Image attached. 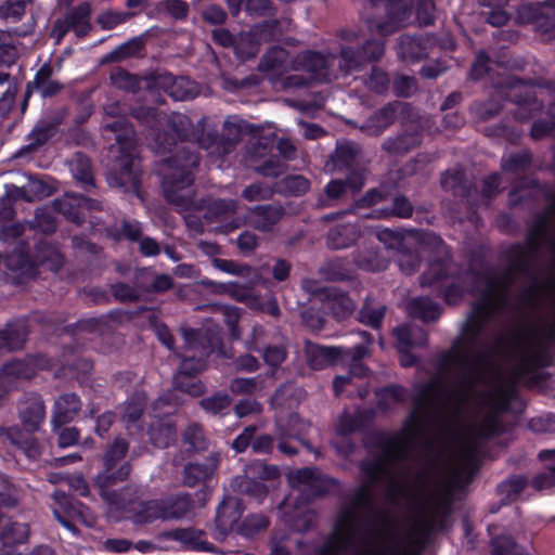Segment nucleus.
<instances>
[{
    "instance_id": "4c0bfd02",
    "label": "nucleus",
    "mask_w": 555,
    "mask_h": 555,
    "mask_svg": "<svg viewBox=\"0 0 555 555\" xmlns=\"http://www.w3.org/2000/svg\"><path fill=\"white\" fill-rule=\"evenodd\" d=\"M322 276L330 282H345L354 278V270L347 258H333L320 270Z\"/></svg>"
},
{
    "instance_id": "774afa93",
    "label": "nucleus",
    "mask_w": 555,
    "mask_h": 555,
    "mask_svg": "<svg viewBox=\"0 0 555 555\" xmlns=\"http://www.w3.org/2000/svg\"><path fill=\"white\" fill-rule=\"evenodd\" d=\"M287 165L276 155H271L255 168V171L266 178H279L285 173Z\"/></svg>"
},
{
    "instance_id": "8fccbe9b",
    "label": "nucleus",
    "mask_w": 555,
    "mask_h": 555,
    "mask_svg": "<svg viewBox=\"0 0 555 555\" xmlns=\"http://www.w3.org/2000/svg\"><path fill=\"white\" fill-rule=\"evenodd\" d=\"M245 506L241 499L233 495H224L216 509L214 520H241Z\"/></svg>"
},
{
    "instance_id": "603ef678",
    "label": "nucleus",
    "mask_w": 555,
    "mask_h": 555,
    "mask_svg": "<svg viewBox=\"0 0 555 555\" xmlns=\"http://www.w3.org/2000/svg\"><path fill=\"white\" fill-rule=\"evenodd\" d=\"M260 43L253 29L242 33L236 40L235 53L243 61L254 59L259 53Z\"/></svg>"
},
{
    "instance_id": "cd10ccee",
    "label": "nucleus",
    "mask_w": 555,
    "mask_h": 555,
    "mask_svg": "<svg viewBox=\"0 0 555 555\" xmlns=\"http://www.w3.org/2000/svg\"><path fill=\"white\" fill-rule=\"evenodd\" d=\"M360 228L354 223H344L332 227L326 235V246L330 249H345L357 243Z\"/></svg>"
},
{
    "instance_id": "a878e982",
    "label": "nucleus",
    "mask_w": 555,
    "mask_h": 555,
    "mask_svg": "<svg viewBox=\"0 0 555 555\" xmlns=\"http://www.w3.org/2000/svg\"><path fill=\"white\" fill-rule=\"evenodd\" d=\"M35 433L36 431L23 429L18 426H13L8 429V438L11 443L33 461L38 460L42 452V446L38 438L34 436Z\"/></svg>"
},
{
    "instance_id": "6e6d98bb",
    "label": "nucleus",
    "mask_w": 555,
    "mask_h": 555,
    "mask_svg": "<svg viewBox=\"0 0 555 555\" xmlns=\"http://www.w3.org/2000/svg\"><path fill=\"white\" fill-rule=\"evenodd\" d=\"M247 477H253L260 481H274L281 476L280 468L276 465L267 464L263 461H253L245 467Z\"/></svg>"
},
{
    "instance_id": "f704fd0d",
    "label": "nucleus",
    "mask_w": 555,
    "mask_h": 555,
    "mask_svg": "<svg viewBox=\"0 0 555 555\" xmlns=\"http://www.w3.org/2000/svg\"><path fill=\"white\" fill-rule=\"evenodd\" d=\"M294 68L304 70L317 76H324L327 70V60L319 51H301L294 59Z\"/></svg>"
},
{
    "instance_id": "c03bdc74",
    "label": "nucleus",
    "mask_w": 555,
    "mask_h": 555,
    "mask_svg": "<svg viewBox=\"0 0 555 555\" xmlns=\"http://www.w3.org/2000/svg\"><path fill=\"white\" fill-rule=\"evenodd\" d=\"M233 398L227 391H217L209 397L199 400V408L209 415L224 416L229 414V409Z\"/></svg>"
},
{
    "instance_id": "ddd939ff",
    "label": "nucleus",
    "mask_w": 555,
    "mask_h": 555,
    "mask_svg": "<svg viewBox=\"0 0 555 555\" xmlns=\"http://www.w3.org/2000/svg\"><path fill=\"white\" fill-rule=\"evenodd\" d=\"M476 280H483L486 287L481 293L483 299L494 301L504 306L513 284V278L508 272L496 273L492 269H488L485 273L472 271Z\"/></svg>"
},
{
    "instance_id": "69168bd1",
    "label": "nucleus",
    "mask_w": 555,
    "mask_h": 555,
    "mask_svg": "<svg viewBox=\"0 0 555 555\" xmlns=\"http://www.w3.org/2000/svg\"><path fill=\"white\" fill-rule=\"evenodd\" d=\"M375 446L383 452L387 460H397L401 457V448L399 438L393 435L378 434Z\"/></svg>"
},
{
    "instance_id": "9d476101",
    "label": "nucleus",
    "mask_w": 555,
    "mask_h": 555,
    "mask_svg": "<svg viewBox=\"0 0 555 555\" xmlns=\"http://www.w3.org/2000/svg\"><path fill=\"white\" fill-rule=\"evenodd\" d=\"M289 478L292 482L305 486L311 499L324 498L340 487L338 479L322 473L315 466L297 468Z\"/></svg>"
},
{
    "instance_id": "f8f14e48",
    "label": "nucleus",
    "mask_w": 555,
    "mask_h": 555,
    "mask_svg": "<svg viewBox=\"0 0 555 555\" xmlns=\"http://www.w3.org/2000/svg\"><path fill=\"white\" fill-rule=\"evenodd\" d=\"M220 463V455L216 452L209 453L203 460L188 462L182 472V482L185 487L195 488L206 486L215 476Z\"/></svg>"
},
{
    "instance_id": "bf43d9fd",
    "label": "nucleus",
    "mask_w": 555,
    "mask_h": 555,
    "mask_svg": "<svg viewBox=\"0 0 555 555\" xmlns=\"http://www.w3.org/2000/svg\"><path fill=\"white\" fill-rule=\"evenodd\" d=\"M105 324L104 318H87L63 327V333L76 337L79 333L99 334Z\"/></svg>"
},
{
    "instance_id": "20e7f679",
    "label": "nucleus",
    "mask_w": 555,
    "mask_h": 555,
    "mask_svg": "<svg viewBox=\"0 0 555 555\" xmlns=\"http://www.w3.org/2000/svg\"><path fill=\"white\" fill-rule=\"evenodd\" d=\"M103 128L115 134V144L109 146V153L114 155L107 173L109 184L140 196L142 170L135 166L133 126L126 117H119L106 122Z\"/></svg>"
},
{
    "instance_id": "473e14b6",
    "label": "nucleus",
    "mask_w": 555,
    "mask_h": 555,
    "mask_svg": "<svg viewBox=\"0 0 555 555\" xmlns=\"http://www.w3.org/2000/svg\"><path fill=\"white\" fill-rule=\"evenodd\" d=\"M0 372L13 384L22 379H31L37 374V366L31 359H12L5 361Z\"/></svg>"
},
{
    "instance_id": "13d9d810",
    "label": "nucleus",
    "mask_w": 555,
    "mask_h": 555,
    "mask_svg": "<svg viewBox=\"0 0 555 555\" xmlns=\"http://www.w3.org/2000/svg\"><path fill=\"white\" fill-rule=\"evenodd\" d=\"M182 337L184 341L183 352H197L206 348H212L206 334L199 328L184 327L182 328Z\"/></svg>"
},
{
    "instance_id": "f03ea898",
    "label": "nucleus",
    "mask_w": 555,
    "mask_h": 555,
    "mask_svg": "<svg viewBox=\"0 0 555 555\" xmlns=\"http://www.w3.org/2000/svg\"><path fill=\"white\" fill-rule=\"evenodd\" d=\"M486 326L485 322L468 317L462 327V337L454 340L451 348L438 357L437 363L440 370L456 365L467 372L462 376L463 386L472 387L475 384L476 376L485 372L489 359L496 354L499 347L506 341L505 337L501 336L488 351L478 350L482 345L481 335Z\"/></svg>"
},
{
    "instance_id": "ea45409f",
    "label": "nucleus",
    "mask_w": 555,
    "mask_h": 555,
    "mask_svg": "<svg viewBox=\"0 0 555 555\" xmlns=\"http://www.w3.org/2000/svg\"><path fill=\"white\" fill-rule=\"evenodd\" d=\"M482 133L493 141H505L509 144L518 143L522 135V131L509 120H501L496 124L485 126Z\"/></svg>"
},
{
    "instance_id": "0eeeda50",
    "label": "nucleus",
    "mask_w": 555,
    "mask_h": 555,
    "mask_svg": "<svg viewBox=\"0 0 555 555\" xmlns=\"http://www.w3.org/2000/svg\"><path fill=\"white\" fill-rule=\"evenodd\" d=\"M384 53V39H367L359 48L343 46L339 52L340 67L347 73L359 72L366 63L378 62Z\"/></svg>"
},
{
    "instance_id": "393cba45",
    "label": "nucleus",
    "mask_w": 555,
    "mask_h": 555,
    "mask_svg": "<svg viewBox=\"0 0 555 555\" xmlns=\"http://www.w3.org/2000/svg\"><path fill=\"white\" fill-rule=\"evenodd\" d=\"M413 212L414 206L411 201L403 194H397L391 199L390 206L377 207L364 216L377 220H388L391 218L409 219L413 216Z\"/></svg>"
},
{
    "instance_id": "a211bd4d",
    "label": "nucleus",
    "mask_w": 555,
    "mask_h": 555,
    "mask_svg": "<svg viewBox=\"0 0 555 555\" xmlns=\"http://www.w3.org/2000/svg\"><path fill=\"white\" fill-rule=\"evenodd\" d=\"M82 402L75 392L61 395L52 409L51 426L55 429L72 423L81 411Z\"/></svg>"
},
{
    "instance_id": "052dcab7",
    "label": "nucleus",
    "mask_w": 555,
    "mask_h": 555,
    "mask_svg": "<svg viewBox=\"0 0 555 555\" xmlns=\"http://www.w3.org/2000/svg\"><path fill=\"white\" fill-rule=\"evenodd\" d=\"M391 196L389 186L380 184L377 188L369 189L354 203L356 208H373L380 203L388 201Z\"/></svg>"
},
{
    "instance_id": "79ce46f5",
    "label": "nucleus",
    "mask_w": 555,
    "mask_h": 555,
    "mask_svg": "<svg viewBox=\"0 0 555 555\" xmlns=\"http://www.w3.org/2000/svg\"><path fill=\"white\" fill-rule=\"evenodd\" d=\"M53 498L62 512L65 514V516H62L57 509H54L55 520H68L66 517L74 518L76 516L80 518L79 520H86V514L83 511L86 507L73 496L66 494L63 491H55Z\"/></svg>"
},
{
    "instance_id": "c9c22d12",
    "label": "nucleus",
    "mask_w": 555,
    "mask_h": 555,
    "mask_svg": "<svg viewBox=\"0 0 555 555\" xmlns=\"http://www.w3.org/2000/svg\"><path fill=\"white\" fill-rule=\"evenodd\" d=\"M212 348H206L197 352H176L181 358L178 373L176 375L196 377L206 367L207 358Z\"/></svg>"
},
{
    "instance_id": "4468645a",
    "label": "nucleus",
    "mask_w": 555,
    "mask_h": 555,
    "mask_svg": "<svg viewBox=\"0 0 555 555\" xmlns=\"http://www.w3.org/2000/svg\"><path fill=\"white\" fill-rule=\"evenodd\" d=\"M519 363L516 365L515 371L513 373L512 379L509 383L501 388H499L492 398L491 401V411L496 413L498 415H503L511 411V405L514 401L519 399V391L517 385H522L528 389H544L548 380H546L541 386H527L524 382L522 375H520Z\"/></svg>"
},
{
    "instance_id": "dca6fc26",
    "label": "nucleus",
    "mask_w": 555,
    "mask_h": 555,
    "mask_svg": "<svg viewBox=\"0 0 555 555\" xmlns=\"http://www.w3.org/2000/svg\"><path fill=\"white\" fill-rule=\"evenodd\" d=\"M47 415L43 398L38 392H28L22 401L18 416L24 426L23 429L38 431L44 423Z\"/></svg>"
},
{
    "instance_id": "49530a36",
    "label": "nucleus",
    "mask_w": 555,
    "mask_h": 555,
    "mask_svg": "<svg viewBox=\"0 0 555 555\" xmlns=\"http://www.w3.org/2000/svg\"><path fill=\"white\" fill-rule=\"evenodd\" d=\"M72 172L74 178L86 191H89L90 188L95 186L92 172V164L86 154L81 152H77L75 154V158L72 164Z\"/></svg>"
},
{
    "instance_id": "aec40b11",
    "label": "nucleus",
    "mask_w": 555,
    "mask_h": 555,
    "mask_svg": "<svg viewBox=\"0 0 555 555\" xmlns=\"http://www.w3.org/2000/svg\"><path fill=\"white\" fill-rule=\"evenodd\" d=\"M397 102H389L372 113L360 126V130L367 135L378 137L396 120Z\"/></svg>"
},
{
    "instance_id": "412c9836",
    "label": "nucleus",
    "mask_w": 555,
    "mask_h": 555,
    "mask_svg": "<svg viewBox=\"0 0 555 555\" xmlns=\"http://www.w3.org/2000/svg\"><path fill=\"white\" fill-rule=\"evenodd\" d=\"M29 335L28 322L25 319L9 321L0 330V351H14L23 349Z\"/></svg>"
},
{
    "instance_id": "864d4df0",
    "label": "nucleus",
    "mask_w": 555,
    "mask_h": 555,
    "mask_svg": "<svg viewBox=\"0 0 555 555\" xmlns=\"http://www.w3.org/2000/svg\"><path fill=\"white\" fill-rule=\"evenodd\" d=\"M397 261L401 271L408 275H411L418 271L421 268L423 255L417 247H412L406 244L405 248L398 253Z\"/></svg>"
},
{
    "instance_id": "5701e85b",
    "label": "nucleus",
    "mask_w": 555,
    "mask_h": 555,
    "mask_svg": "<svg viewBox=\"0 0 555 555\" xmlns=\"http://www.w3.org/2000/svg\"><path fill=\"white\" fill-rule=\"evenodd\" d=\"M554 212L555 204L552 202L545 211L538 212L534 216L533 221L529 225L526 235V245L532 254L539 251L542 241L548 235L550 220Z\"/></svg>"
},
{
    "instance_id": "58836bf2",
    "label": "nucleus",
    "mask_w": 555,
    "mask_h": 555,
    "mask_svg": "<svg viewBox=\"0 0 555 555\" xmlns=\"http://www.w3.org/2000/svg\"><path fill=\"white\" fill-rule=\"evenodd\" d=\"M528 486V478L525 475H511L496 486L501 505H508L516 501Z\"/></svg>"
},
{
    "instance_id": "39448f33",
    "label": "nucleus",
    "mask_w": 555,
    "mask_h": 555,
    "mask_svg": "<svg viewBox=\"0 0 555 555\" xmlns=\"http://www.w3.org/2000/svg\"><path fill=\"white\" fill-rule=\"evenodd\" d=\"M129 451V442L122 437H116L107 444L102 457L103 470L94 477V483L103 501L117 511L129 508L128 490H111L109 488L126 481L132 465L125 461Z\"/></svg>"
},
{
    "instance_id": "a18cd8bd",
    "label": "nucleus",
    "mask_w": 555,
    "mask_h": 555,
    "mask_svg": "<svg viewBox=\"0 0 555 555\" xmlns=\"http://www.w3.org/2000/svg\"><path fill=\"white\" fill-rule=\"evenodd\" d=\"M533 163V154L526 149L520 152H514L501 159V169L506 173H520L527 171Z\"/></svg>"
},
{
    "instance_id": "b1692460",
    "label": "nucleus",
    "mask_w": 555,
    "mask_h": 555,
    "mask_svg": "<svg viewBox=\"0 0 555 555\" xmlns=\"http://www.w3.org/2000/svg\"><path fill=\"white\" fill-rule=\"evenodd\" d=\"M92 9L89 2H82L77 7L72 8L64 16L65 31H74L78 38L86 37L91 26Z\"/></svg>"
},
{
    "instance_id": "4be33fe9",
    "label": "nucleus",
    "mask_w": 555,
    "mask_h": 555,
    "mask_svg": "<svg viewBox=\"0 0 555 555\" xmlns=\"http://www.w3.org/2000/svg\"><path fill=\"white\" fill-rule=\"evenodd\" d=\"M52 75L53 67L50 63L41 65L34 80L27 85L25 100L29 98L33 88L36 89L43 99L57 95L64 89V86L60 81L52 79Z\"/></svg>"
},
{
    "instance_id": "9b49d317",
    "label": "nucleus",
    "mask_w": 555,
    "mask_h": 555,
    "mask_svg": "<svg viewBox=\"0 0 555 555\" xmlns=\"http://www.w3.org/2000/svg\"><path fill=\"white\" fill-rule=\"evenodd\" d=\"M4 266L16 274L17 284L34 280L39 274L31 256L30 245L25 240L18 241L12 251L5 255Z\"/></svg>"
},
{
    "instance_id": "3c124183",
    "label": "nucleus",
    "mask_w": 555,
    "mask_h": 555,
    "mask_svg": "<svg viewBox=\"0 0 555 555\" xmlns=\"http://www.w3.org/2000/svg\"><path fill=\"white\" fill-rule=\"evenodd\" d=\"M377 408L382 411L389 410L392 405L402 403L405 399V389L398 384L382 387L376 392Z\"/></svg>"
},
{
    "instance_id": "6ab92c4d",
    "label": "nucleus",
    "mask_w": 555,
    "mask_h": 555,
    "mask_svg": "<svg viewBox=\"0 0 555 555\" xmlns=\"http://www.w3.org/2000/svg\"><path fill=\"white\" fill-rule=\"evenodd\" d=\"M285 209L281 205L262 204L248 209L249 224L261 232H270L284 217Z\"/></svg>"
},
{
    "instance_id": "338daca9",
    "label": "nucleus",
    "mask_w": 555,
    "mask_h": 555,
    "mask_svg": "<svg viewBox=\"0 0 555 555\" xmlns=\"http://www.w3.org/2000/svg\"><path fill=\"white\" fill-rule=\"evenodd\" d=\"M175 388L192 397H201L206 391L205 384L196 377L175 375Z\"/></svg>"
},
{
    "instance_id": "bb28decb",
    "label": "nucleus",
    "mask_w": 555,
    "mask_h": 555,
    "mask_svg": "<svg viewBox=\"0 0 555 555\" xmlns=\"http://www.w3.org/2000/svg\"><path fill=\"white\" fill-rule=\"evenodd\" d=\"M36 268L47 267L53 272H57L64 266V257L61 251L46 240L38 241L31 253Z\"/></svg>"
},
{
    "instance_id": "09e8293b",
    "label": "nucleus",
    "mask_w": 555,
    "mask_h": 555,
    "mask_svg": "<svg viewBox=\"0 0 555 555\" xmlns=\"http://www.w3.org/2000/svg\"><path fill=\"white\" fill-rule=\"evenodd\" d=\"M353 261L359 269L367 272H379L387 268L386 260L376 248L359 250Z\"/></svg>"
},
{
    "instance_id": "4d7b16f0",
    "label": "nucleus",
    "mask_w": 555,
    "mask_h": 555,
    "mask_svg": "<svg viewBox=\"0 0 555 555\" xmlns=\"http://www.w3.org/2000/svg\"><path fill=\"white\" fill-rule=\"evenodd\" d=\"M527 279L529 280V285L521 291L519 300L526 308H535L539 302V296L546 283L537 273L527 276Z\"/></svg>"
},
{
    "instance_id": "423d86ee",
    "label": "nucleus",
    "mask_w": 555,
    "mask_h": 555,
    "mask_svg": "<svg viewBox=\"0 0 555 555\" xmlns=\"http://www.w3.org/2000/svg\"><path fill=\"white\" fill-rule=\"evenodd\" d=\"M195 508V502L188 492H179L163 499L147 501H133L129 499V508L125 512H133L138 520H179Z\"/></svg>"
},
{
    "instance_id": "680f3d73",
    "label": "nucleus",
    "mask_w": 555,
    "mask_h": 555,
    "mask_svg": "<svg viewBox=\"0 0 555 555\" xmlns=\"http://www.w3.org/2000/svg\"><path fill=\"white\" fill-rule=\"evenodd\" d=\"M359 153L360 147L358 144L351 141H345L337 144L334 160L337 166L349 169L353 167Z\"/></svg>"
},
{
    "instance_id": "7ed1b4c3",
    "label": "nucleus",
    "mask_w": 555,
    "mask_h": 555,
    "mask_svg": "<svg viewBox=\"0 0 555 555\" xmlns=\"http://www.w3.org/2000/svg\"><path fill=\"white\" fill-rule=\"evenodd\" d=\"M415 485L406 480L391 478L386 490L388 500L392 503L408 501L436 507L449 520L454 503V485L438 483L429 468H423L414 474ZM401 520H438L437 518L411 517Z\"/></svg>"
},
{
    "instance_id": "f257e3e1",
    "label": "nucleus",
    "mask_w": 555,
    "mask_h": 555,
    "mask_svg": "<svg viewBox=\"0 0 555 555\" xmlns=\"http://www.w3.org/2000/svg\"><path fill=\"white\" fill-rule=\"evenodd\" d=\"M186 124L189 119L184 116L170 120L166 129L155 133L151 143L155 154L166 156L163 163L170 170L163 178L164 196L168 203L182 208L193 202L192 186L202 158L196 146L186 142Z\"/></svg>"
},
{
    "instance_id": "f3484780",
    "label": "nucleus",
    "mask_w": 555,
    "mask_h": 555,
    "mask_svg": "<svg viewBox=\"0 0 555 555\" xmlns=\"http://www.w3.org/2000/svg\"><path fill=\"white\" fill-rule=\"evenodd\" d=\"M344 347H326L307 340L305 356L310 369L320 371L343 361Z\"/></svg>"
},
{
    "instance_id": "de8ad7c7",
    "label": "nucleus",
    "mask_w": 555,
    "mask_h": 555,
    "mask_svg": "<svg viewBox=\"0 0 555 555\" xmlns=\"http://www.w3.org/2000/svg\"><path fill=\"white\" fill-rule=\"evenodd\" d=\"M362 79L365 88L378 95L386 94L390 88L389 74L376 65H373L370 73L363 76Z\"/></svg>"
},
{
    "instance_id": "2f4dec72",
    "label": "nucleus",
    "mask_w": 555,
    "mask_h": 555,
    "mask_svg": "<svg viewBox=\"0 0 555 555\" xmlns=\"http://www.w3.org/2000/svg\"><path fill=\"white\" fill-rule=\"evenodd\" d=\"M59 121L40 120L33 130L27 134L28 144L21 149L22 153H30L37 151L44 145L57 132Z\"/></svg>"
},
{
    "instance_id": "2eb2a0df",
    "label": "nucleus",
    "mask_w": 555,
    "mask_h": 555,
    "mask_svg": "<svg viewBox=\"0 0 555 555\" xmlns=\"http://www.w3.org/2000/svg\"><path fill=\"white\" fill-rule=\"evenodd\" d=\"M436 44L437 38L433 34L403 35L399 41V54L405 61L418 62L428 57Z\"/></svg>"
},
{
    "instance_id": "1a4fd4ad",
    "label": "nucleus",
    "mask_w": 555,
    "mask_h": 555,
    "mask_svg": "<svg viewBox=\"0 0 555 555\" xmlns=\"http://www.w3.org/2000/svg\"><path fill=\"white\" fill-rule=\"evenodd\" d=\"M373 508V496L369 486H359L340 504L334 520H401V518L377 517L366 518Z\"/></svg>"
},
{
    "instance_id": "0e129e2a",
    "label": "nucleus",
    "mask_w": 555,
    "mask_h": 555,
    "mask_svg": "<svg viewBox=\"0 0 555 555\" xmlns=\"http://www.w3.org/2000/svg\"><path fill=\"white\" fill-rule=\"evenodd\" d=\"M286 62V51L281 47L270 48L261 57L259 68L262 72L281 69Z\"/></svg>"
},
{
    "instance_id": "6e6552de",
    "label": "nucleus",
    "mask_w": 555,
    "mask_h": 555,
    "mask_svg": "<svg viewBox=\"0 0 555 555\" xmlns=\"http://www.w3.org/2000/svg\"><path fill=\"white\" fill-rule=\"evenodd\" d=\"M506 98L517 106L514 118L518 121L535 118L544 111V103L538 99L534 86L522 80H517L507 89Z\"/></svg>"
},
{
    "instance_id": "c756f323",
    "label": "nucleus",
    "mask_w": 555,
    "mask_h": 555,
    "mask_svg": "<svg viewBox=\"0 0 555 555\" xmlns=\"http://www.w3.org/2000/svg\"><path fill=\"white\" fill-rule=\"evenodd\" d=\"M386 312L387 306L384 302L367 296L358 311V321L375 331H379L383 327Z\"/></svg>"
},
{
    "instance_id": "72a5a7b5",
    "label": "nucleus",
    "mask_w": 555,
    "mask_h": 555,
    "mask_svg": "<svg viewBox=\"0 0 555 555\" xmlns=\"http://www.w3.org/2000/svg\"><path fill=\"white\" fill-rule=\"evenodd\" d=\"M505 258L508 262V268L505 272L509 276L515 273L527 278L535 273L532 262L526 257L525 247L519 243L512 244L505 251Z\"/></svg>"
},
{
    "instance_id": "e433bc0d",
    "label": "nucleus",
    "mask_w": 555,
    "mask_h": 555,
    "mask_svg": "<svg viewBox=\"0 0 555 555\" xmlns=\"http://www.w3.org/2000/svg\"><path fill=\"white\" fill-rule=\"evenodd\" d=\"M409 313L423 322H434L442 313V308L431 298L421 296L413 298L408 305Z\"/></svg>"
},
{
    "instance_id": "37998d69",
    "label": "nucleus",
    "mask_w": 555,
    "mask_h": 555,
    "mask_svg": "<svg viewBox=\"0 0 555 555\" xmlns=\"http://www.w3.org/2000/svg\"><path fill=\"white\" fill-rule=\"evenodd\" d=\"M54 210L76 224L85 221V214L81 211L80 195L66 194L63 198L53 202Z\"/></svg>"
},
{
    "instance_id": "e2e57ef3",
    "label": "nucleus",
    "mask_w": 555,
    "mask_h": 555,
    "mask_svg": "<svg viewBox=\"0 0 555 555\" xmlns=\"http://www.w3.org/2000/svg\"><path fill=\"white\" fill-rule=\"evenodd\" d=\"M441 186L444 190L452 191L454 194L461 191V196L466 197L469 194V186L466 176L461 170L447 171L441 177Z\"/></svg>"
},
{
    "instance_id": "a19ab883",
    "label": "nucleus",
    "mask_w": 555,
    "mask_h": 555,
    "mask_svg": "<svg viewBox=\"0 0 555 555\" xmlns=\"http://www.w3.org/2000/svg\"><path fill=\"white\" fill-rule=\"evenodd\" d=\"M147 396L144 391H134L125 402L121 420L127 427L134 425L142 417L146 405Z\"/></svg>"
},
{
    "instance_id": "7c9ffc66",
    "label": "nucleus",
    "mask_w": 555,
    "mask_h": 555,
    "mask_svg": "<svg viewBox=\"0 0 555 555\" xmlns=\"http://www.w3.org/2000/svg\"><path fill=\"white\" fill-rule=\"evenodd\" d=\"M451 255L446 253L443 256L434 258L429 261L428 268L420 278L423 287H440V284L449 278V268Z\"/></svg>"
},
{
    "instance_id": "5fc2aeb1",
    "label": "nucleus",
    "mask_w": 555,
    "mask_h": 555,
    "mask_svg": "<svg viewBox=\"0 0 555 555\" xmlns=\"http://www.w3.org/2000/svg\"><path fill=\"white\" fill-rule=\"evenodd\" d=\"M251 29L260 42L279 41L284 34L282 22L278 18L262 21L256 24Z\"/></svg>"
},
{
    "instance_id": "c85d7f7f",
    "label": "nucleus",
    "mask_w": 555,
    "mask_h": 555,
    "mask_svg": "<svg viewBox=\"0 0 555 555\" xmlns=\"http://www.w3.org/2000/svg\"><path fill=\"white\" fill-rule=\"evenodd\" d=\"M422 133L417 130L403 131L396 137L387 138L383 144L382 150L390 155H404L422 143Z\"/></svg>"
}]
</instances>
